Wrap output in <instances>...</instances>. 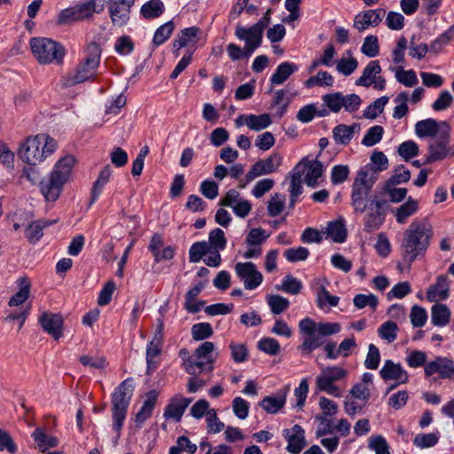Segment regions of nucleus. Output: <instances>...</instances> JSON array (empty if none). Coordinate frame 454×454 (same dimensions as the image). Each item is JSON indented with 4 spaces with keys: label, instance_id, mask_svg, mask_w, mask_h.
<instances>
[{
    "label": "nucleus",
    "instance_id": "nucleus-1",
    "mask_svg": "<svg viewBox=\"0 0 454 454\" xmlns=\"http://www.w3.org/2000/svg\"><path fill=\"white\" fill-rule=\"evenodd\" d=\"M388 160L382 152H373L371 164L361 168L351 186V206L356 213L366 212L364 217V231L372 232L383 224L388 204L379 194H372L377 174L386 170Z\"/></svg>",
    "mask_w": 454,
    "mask_h": 454
},
{
    "label": "nucleus",
    "instance_id": "nucleus-2",
    "mask_svg": "<svg viewBox=\"0 0 454 454\" xmlns=\"http://www.w3.org/2000/svg\"><path fill=\"white\" fill-rule=\"evenodd\" d=\"M432 234V229L427 223L413 222L405 231L401 244V254L409 267L419 256L425 254Z\"/></svg>",
    "mask_w": 454,
    "mask_h": 454
},
{
    "label": "nucleus",
    "instance_id": "nucleus-3",
    "mask_svg": "<svg viewBox=\"0 0 454 454\" xmlns=\"http://www.w3.org/2000/svg\"><path fill=\"white\" fill-rule=\"evenodd\" d=\"M75 159L73 155H66L59 159L49 175L39 183L40 192L47 201H56L69 181Z\"/></svg>",
    "mask_w": 454,
    "mask_h": 454
},
{
    "label": "nucleus",
    "instance_id": "nucleus-4",
    "mask_svg": "<svg viewBox=\"0 0 454 454\" xmlns=\"http://www.w3.org/2000/svg\"><path fill=\"white\" fill-rule=\"evenodd\" d=\"M101 59V48L98 43L92 42L86 49V56L77 67L61 79L62 86L72 87L87 81H92L96 77V71L99 67Z\"/></svg>",
    "mask_w": 454,
    "mask_h": 454
},
{
    "label": "nucleus",
    "instance_id": "nucleus-5",
    "mask_svg": "<svg viewBox=\"0 0 454 454\" xmlns=\"http://www.w3.org/2000/svg\"><path fill=\"white\" fill-rule=\"evenodd\" d=\"M57 149L54 138L45 134L27 137L20 145L18 155L24 162L36 165L43 161Z\"/></svg>",
    "mask_w": 454,
    "mask_h": 454
},
{
    "label": "nucleus",
    "instance_id": "nucleus-6",
    "mask_svg": "<svg viewBox=\"0 0 454 454\" xmlns=\"http://www.w3.org/2000/svg\"><path fill=\"white\" fill-rule=\"evenodd\" d=\"M299 329L302 334L308 336L303 340L301 349L310 353L323 345L322 337L338 333L340 331V325L339 323L317 324L309 317H307L300 321Z\"/></svg>",
    "mask_w": 454,
    "mask_h": 454
},
{
    "label": "nucleus",
    "instance_id": "nucleus-7",
    "mask_svg": "<svg viewBox=\"0 0 454 454\" xmlns=\"http://www.w3.org/2000/svg\"><path fill=\"white\" fill-rule=\"evenodd\" d=\"M133 391V380L128 378L115 388L112 395L113 428L118 436L121 434Z\"/></svg>",
    "mask_w": 454,
    "mask_h": 454
},
{
    "label": "nucleus",
    "instance_id": "nucleus-8",
    "mask_svg": "<svg viewBox=\"0 0 454 454\" xmlns=\"http://www.w3.org/2000/svg\"><path fill=\"white\" fill-rule=\"evenodd\" d=\"M30 48L40 64L61 63L66 53L60 43L45 37L32 38Z\"/></svg>",
    "mask_w": 454,
    "mask_h": 454
},
{
    "label": "nucleus",
    "instance_id": "nucleus-9",
    "mask_svg": "<svg viewBox=\"0 0 454 454\" xmlns=\"http://www.w3.org/2000/svg\"><path fill=\"white\" fill-rule=\"evenodd\" d=\"M442 129L439 136L428 145V154L424 164H430L435 161L442 160L449 154L450 127L447 121H442Z\"/></svg>",
    "mask_w": 454,
    "mask_h": 454
},
{
    "label": "nucleus",
    "instance_id": "nucleus-10",
    "mask_svg": "<svg viewBox=\"0 0 454 454\" xmlns=\"http://www.w3.org/2000/svg\"><path fill=\"white\" fill-rule=\"evenodd\" d=\"M96 0H86L85 2L75 4L71 8L61 11L59 15V22L65 24L89 19L92 17L95 12H99V11L96 10Z\"/></svg>",
    "mask_w": 454,
    "mask_h": 454
},
{
    "label": "nucleus",
    "instance_id": "nucleus-11",
    "mask_svg": "<svg viewBox=\"0 0 454 454\" xmlns=\"http://www.w3.org/2000/svg\"><path fill=\"white\" fill-rule=\"evenodd\" d=\"M282 156L274 153L264 160H259L252 165L250 170L246 175L247 183H250L256 177L274 173L282 164Z\"/></svg>",
    "mask_w": 454,
    "mask_h": 454
},
{
    "label": "nucleus",
    "instance_id": "nucleus-12",
    "mask_svg": "<svg viewBox=\"0 0 454 454\" xmlns=\"http://www.w3.org/2000/svg\"><path fill=\"white\" fill-rule=\"evenodd\" d=\"M237 276L243 281L247 290H254L258 287L262 280V274L257 270L256 265L252 262H238L235 265Z\"/></svg>",
    "mask_w": 454,
    "mask_h": 454
},
{
    "label": "nucleus",
    "instance_id": "nucleus-13",
    "mask_svg": "<svg viewBox=\"0 0 454 454\" xmlns=\"http://www.w3.org/2000/svg\"><path fill=\"white\" fill-rule=\"evenodd\" d=\"M135 0H108L107 8L112 23L114 27L125 26L130 14V9Z\"/></svg>",
    "mask_w": 454,
    "mask_h": 454
},
{
    "label": "nucleus",
    "instance_id": "nucleus-14",
    "mask_svg": "<svg viewBox=\"0 0 454 454\" xmlns=\"http://www.w3.org/2000/svg\"><path fill=\"white\" fill-rule=\"evenodd\" d=\"M235 35L245 42L246 55L251 56L262 44L263 32L254 25L250 27L237 26Z\"/></svg>",
    "mask_w": 454,
    "mask_h": 454
},
{
    "label": "nucleus",
    "instance_id": "nucleus-15",
    "mask_svg": "<svg viewBox=\"0 0 454 454\" xmlns=\"http://www.w3.org/2000/svg\"><path fill=\"white\" fill-rule=\"evenodd\" d=\"M424 373L427 378L437 373L441 379H451L454 377V362L445 356H436L426 364Z\"/></svg>",
    "mask_w": 454,
    "mask_h": 454
},
{
    "label": "nucleus",
    "instance_id": "nucleus-16",
    "mask_svg": "<svg viewBox=\"0 0 454 454\" xmlns=\"http://www.w3.org/2000/svg\"><path fill=\"white\" fill-rule=\"evenodd\" d=\"M38 322L43 331L54 340H58L63 336L64 319L60 314L44 311L38 318Z\"/></svg>",
    "mask_w": 454,
    "mask_h": 454
},
{
    "label": "nucleus",
    "instance_id": "nucleus-17",
    "mask_svg": "<svg viewBox=\"0 0 454 454\" xmlns=\"http://www.w3.org/2000/svg\"><path fill=\"white\" fill-rule=\"evenodd\" d=\"M304 430L299 425L283 431V436L287 442L286 450L292 454H299L306 446Z\"/></svg>",
    "mask_w": 454,
    "mask_h": 454
},
{
    "label": "nucleus",
    "instance_id": "nucleus-18",
    "mask_svg": "<svg viewBox=\"0 0 454 454\" xmlns=\"http://www.w3.org/2000/svg\"><path fill=\"white\" fill-rule=\"evenodd\" d=\"M192 398L183 397L181 395H176L166 406L163 416L166 419H174L179 422L186 408L192 403Z\"/></svg>",
    "mask_w": 454,
    "mask_h": 454
},
{
    "label": "nucleus",
    "instance_id": "nucleus-19",
    "mask_svg": "<svg viewBox=\"0 0 454 454\" xmlns=\"http://www.w3.org/2000/svg\"><path fill=\"white\" fill-rule=\"evenodd\" d=\"M200 29L198 27H190L184 28L177 34L176 39L173 41V52L177 57L181 48L192 45L194 46L199 41V35Z\"/></svg>",
    "mask_w": 454,
    "mask_h": 454
},
{
    "label": "nucleus",
    "instance_id": "nucleus-20",
    "mask_svg": "<svg viewBox=\"0 0 454 454\" xmlns=\"http://www.w3.org/2000/svg\"><path fill=\"white\" fill-rule=\"evenodd\" d=\"M380 375L385 381L396 380L398 384L406 383L409 380V375L402 365L394 363L392 360L385 361L380 371Z\"/></svg>",
    "mask_w": 454,
    "mask_h": 454
},
{
    "label": "nucleus",
    "instance_id": "nucleus-21",
    "mask_svg": "<svg viewBox=\"0 0 454 454\" xmlns=\"http://www.w3.org/2000/svg\"><path fill=\"white\" fill-rule=\"evenodd\" d=\"M384 9L368 10L357 14L354 20V27L358 31H364L369 26H378L385 14Z\"/></svg>",
    "mask_w": 454,
    "mask_h": 454
},
{
    "label": "nucleus",
    "instance_id": "nucleus-22",
    "mask_svg": "<svg viewBox=\"0 0 454 454\" xmlns=\"http://www.w3.org/2000/svg\"><path fill=\"white\" fill-rule=\"evenodd\" d=\"M450 281L447 276L437 277L436 283L431 286L427 292V298L429 301H439L449 297Z\"/></svg>",
    "mask_w": 454,
    "mask_h": 454
},
{
    "label": "nucleus",
    "instance_id": "nucleus-23",
    "mask_svg": "<svg viewBox=\"0 0 454 454\" xmlns=\"http://www.w3.org/2000/svg\"><path fill=\"white\" fill-rule=\"evenodd\" d=\"M157 398L158 392L156 390H151L146 393V398L144 401L141 409L135 417V422L138 427H140L143 423L152 416L153 411L157 402Z\"/></svg>",
    "mask_w": 454,
    "mask_h": 454
},
{
    "label": "nucleus",
    "instance_id": "nucleus-24",
    "mask_svg": "<svg viewBox=\"0 0 454 454\" xmlns=\"http://www.w3.org/2000/svg\"><path fill=\"white\" fill-rule=\"evenodd\" d=\"M442 129V121L438 122L434 119L419 121L415 125V132L419 137H436Z\"/></svg>",
    "mask_w": 454,
    "mask_h": 454
},
{
    "label": "nucleus",
    "instance_id": "nucleus-25",
    "mask_svg": "<svg viewBox=\"0 0 454 454\" xmlns=\"http://www.w3.org/2000/svg\"><path fill=\"white\" fill-rule=\"evenodd\" d=\"M348 372L340 366L325 367L317 377L316 384L334 383L346 378Z\"/></svg>",
    "mask_w": 454,
    "mask_h": 454
},
{
    "label": "nucleus",
    "instance_id": "nucleus-26",
    "mask_svg": "<svg viewBox=\"0 0 454 454\" xmlns=\"http://www.w3.org/2000/svg\"><path fill=\"white\" fill-rule=\"evenodd\" d=\"M297 70L298 66L295 63L285 61L278 66L270 77V82L273 85L283 84Z\"/></svg>",
    "mask_w": 454,
    "mask_h": 454
},
{
    "label": "nucleus",
    "instance_id": "nucleus-27",
    "mask_svg": "<svg viewBox=\"0 0 454 454\" xmlns=\"http://www.w3.org/2000/svg\"><path fill=\"white\" fill-rule=\"evenodd\" d=\"M204 283L200 282L185 294L184 309L188 312L192 314L197 313L205 305L204 301H199L197 302H194L196 297L201 293L202 289L204 288Z\"/></svg>",
    "mask_w": 454,
    "mask_h": 454
},
{
    "label": "nucleus",
    "instance_id": "nucleus-28",
    "mask_svg": "<svg viewBox=\"0 0 454 454\" xmlns=\"http://www.w3.org/2000/svg\"><path fill=\"white\" fill-rule=\"evenodd\" d=\"M306 168H308V171L305 175V182L308 186L315 187L317 184V179L323 174V164L317 160L308 161L306 159L301 169L303 168L304 170Z\"/></svg>",
    "mask_w": 454,
    "mask_h": 454
},
{
    "label": "nucleus",
    "instance_id": "nucleus-29",
    "mask_svg": "<svg viewBox=\"0 0 454 454\" xmlns=\"http://www.w3.org/2000/svg\"><path fill=\"white\" fill-rule=\"evenodd\" d=\"M381 73V67L379 60L370 61L364 67L362 75L356 81V85L369 87L372 84L375 77Z\"/></svg>",
    "mask_w": 454,
    "mask_h": 454
},
{
    "label": "nucleus",
    "instance_id": "nucleus-30",
    "mask_svg": "<svg viewBox=\"0 0 454 454\" xmlns=\"http://www.w3.org/2000/svg\"><path fill=\"white\" fill-rule=\"evenodd\" d=\"M359 129V124L348 126L346 124H339L333 129V137L337 144L348 145L353 138L356 129Z\"/></svg>",
    "mask_w": 454,
    "mask_h": 454
},
{
    "label": "nucleus",
    "instance_id": "nucleus-31",
    "mask_svg": "<svg viewBox=\"0 0 454 454\" xmlns=\"http://www.w3.org/2000/svg\"><path fill=\"white\" fill-rule=\"evenodd\" d=\"M200 359L195 357L194 355L188 356L184 364L185 372L191 375H197L204 371L211 372L213 371L212 364H207V361L202 362Z\"/></svg>",
    "mask_w": 454,
    "mask_h": 454
},
{
    "label": "nucleus",
    "instance_id": "nucleus-32",
    "mask_svg": "<svg viewBox=\"0 0 454 454\" xmlns=\"http://www.w3.org/2000/svg\"><path fill=\"white\" fill-rule=\"evenodd\" d=\"M111 175L112 169L109 165L104 167V168L100 171L99 176L98 179L95 181L93 187L91 189L90 206L92 205L98 200L103 187L109 181Z\"/></svg>",
    "mask_w": 454,
    "mask_h": 454
},
{
    "label": "nucleus",
    "instance_id": "nucleus-33",
    "mask_svg": "<svg viewBox=\"0 0 454 454\" xmlns=\"http://www.w3.org/2000/svg\"><path fill=\"white\" fill-rule=\"evenodd\" d=\"M245 123L248 129L254 131H260L271 124V119L268 114H262L259 115L249 114L245 117Z\"/></svg>",
    "mask_w": 454,
    "mask_h": 454
},
{
    "label": "nucleus",
    "instance_id": "nucleus-34",
    "mask_svg": "<svg viewBox=\"0 0 454 454\" xmlns=\"http://www.w3.org/2000/svg\"><path fill=\"white\" fill-rule=\"evenodd\" d=\"M164 10V4L161 0H150L142 5L140 13L145 19H155L160 17Z\"/></svg>",
    "mask_w": 454,
    "mask_h": 454
},
{
    "label": "nucleus",
    "instance_id": "nucleus-35",
    "mask_svg": "<svg viewBox=\"0 0 454 454\" xmlns=\"http://www.w3.org/2000/svg\"><path fill=\"white\" fill-rule=\"evenodd\" d=\"M432 323L434 325L444 326L449 324L450 312L448 307L442 303L434 304L431 312Z\"/></svg>",
    "mask_w": 454,
    "mask_h": 454
},
{
    "label": "nucleus",
    "instance_id": "nucleus-36",
    "mask_svg": "<svg viewBox=\"0 0 454 454\" xmlns=\"http://www.w3.org/2000/svg\"><path fill=\"white\" fill-rule=\"evenodd\" d=\"M418 210V201L409 197L407 201L396 208L395 216L396 222L403 223L406 219Z\"/></svg>",
    "mask_w": 454,
    "mask_h": 454
},
{
    "label": "nucleus",
    "instance_id": "nucleus-37",
    "mask_svg": "<svg viewBox=\"0 0 454 454\" xmlns=\"http://www.w3.org/2000/svg\"><path fill=\"white\" fill-rule=\"evenodd\" d=\"M325 233L336 243H342L347 238V230L342 221L330 222Z\"/></svg>",
    "mask_w": 454,
    "mask_h": 454
},
{
    "label": "nucleus",
    "instance_id": "nucleus-38",
    "mask_svg": "<svg viewBox=\"0 0 454 454\" xmlns=\"http://www.w3.org/2000/svg\"><path fill=\"white\" fill-rule=\"evenodd\" d=\"M20 289L15 294H13L9 301L8 305L10 307L19 306L23 304L29 297V287L30 284L27 278H21L19 279Z\"/></svg>",
    "mask_w": 454,
    "mask_h": 454
},
{
    "label": "nucleus",
    "instance_id": "nucleus-39",
    "mask_svg": "<svg viewBox=\"0 0 454 454\" xmlns=\"http://www.w3.org/2000/svg\"><path fill=\"white\" fill-rule=\"evenodd\" d=\"M306 159H302L293 169V175L290 183L291 197H297L302 192L301 176L303 175V168L301 169V165L305 162Z\"/></svg>",
    "mask_w": 454,
    "mask_h": 454
},
{
    "label": "nucleus",
    "instance_id": "nucleus-40",
    "mask_svg": "<svg viewBox=\"0 0 454 454\" xmlns=\"http://www.w3.org/2000/svg\"><path fill=\"white\" fill-rule=\"evenodd\" d=\"M454 38V25L450 26L445 32L441 34L430 44L429 50L434 54H438L443 47L450 43Z\"/></svg>",
    "mask_w": 454,
    "mask_h": 454
},
{
    "label": "nucleus",
    "instance_id": "nucleus-41",
    "mask_svg": "<svg viewBox=\"0 0 454 454\" xmlns=\"http://www.w3.org/2000/svg\"><path fill=\"white\" fill-rule=\"evenodd\" d=\"M286 403V395L275 397L266 396L260 403L259 405L268 413L275 414L281 410Z\"/></svg>",
    "mask_w": 454,
    "mask_h": 454
},
{
    "label": "nucleus",
    "instance_id": "nucleus-42",
    "mask_svg": "<svg viewBox=\"0 0 454 454\" xmlns=\"http://www.w3.org/2000/svg\"><path fill=\"white\" fill-rule=\"evenodd\" d=\"M32 437L34 441L37 443L38 447L43 450H45L49 448H53L58 445L57 438L53 436L47 435L44 431L37 427L32 434Z\"/></svg>",
    "mask_w": 454,
    "mask_h": 454
},
{
    "label": "nucleus",
    "instance_id": "nucleus-43",
    "mask_svg": "<svg viewBox=\"0 0 454 454\" xmlns=\"http://www.w3.org/2000/svg\"><path fill=\"white\" fill-rule=\"evenodd\" d=\"M267 303L275 315L283 313L290 305V301L287 298H285L279 294H270L267 296Z\"/></svg>",
    "mask_w": 454,
    "mask_h": 454
},
{
    "label": "nucleus",
    "instance_id": "nucleus-44",
    "mask_svg": "<svg viewBox=\"0 0 454 454\" xmlns=\"http://www.w3.org/2000/svg\"><path fill=\"white\" fill-rule=\"evenodd\" d=\"M175 29V24L173 21H168L163 25L160 26L153 35V43L158 47L163 43H165L172 35Z\"/></svg>",
    "mask_w": 454,
    "mask_h": 454
},
{
    "label": "nucleus",
    "instance_id": "nucleus-45",
    "mask_svg": "<svg viewBox=\"0 0 454 454\" xmlns=\"http://www.w3.org/2000/svg\"><path fill=\"white\" fill-rule=\"evenodd\" d=\"M387 102L388 98L387 96H382L377 98L364 109V117L371 120L375 119L378 115L383 113L384 107Z\"/></svg>",
    "mask_w": 454,
    "mask_h": 454
},
{
    "label": "nucleus",
    "instance_id": "nucleus-46",
    "mask_svg": "<svg viewBox=\"0 0 454 454\" xmlns=\"http://www.w3.org/2000/svg\"><path fill=\"white\" fill-rule=\"evenodd\" d=\"M396 80L406 87L415 86L418 82V77L414 70H404L403 66L395 69Z\"/></svg>",
    "mask_w": 454,
    "mask_h": 454
},
{
    "label": "nucleus",
    "instance_id": "nucleus-47",
    "mask_svg": "<svg viewBox=\"0 0 454 454\" xmlns=\"http://www.w3.org/2000/svg\"><path fill=\"white\" fill-rule=\"evenodd\" d=\"M44 229V225H43V222L34 221L29 223L25 229V236L27 239L28 242L31 244H35L39 239L43 237Z\"/></svg>",
    "mask_w": 454,
    "mask_h": 454
},
{
    "label": "nucleus",
    "instance_id": "nucleus-48",
    "mask_svg": "<svg viewBox=\"0 0 454 454\" xmlns=\"http://www.w3.org/2000/svg\"><path fill=\"white\" fill-rule=\"evenodd\" d=\"M410 179V170L405 168L403 165H400L395 169L394 175L385 183L386 187L389 188L403 183H407Z\"/></svg>",
    "mask_w": 454,
    "mask_h": 454
},
{
    "label": "nucleus",
    "instance_id": "nucleus-49",
    "mask_svg": "<svg viewBox=\"0 0 454 454\" xmlns=\"http://www.w3.org/2000/svg\"><path fill=\"white\" fill-rule=\"evenodd\" d=\"M286 197L280 193H275L268 202L267 209L270 216L279 215L285 208Z\"/></svg>",
    "mask_w": 454,
    "mask_h": 454
},
{
    "label": "nucleus",
    "instance_id": "nucleus-50",
    "mask_svg": "<svg viewBox=\"0 0 454 454\" xmlns=\"http://www.w3.org/2000/svg\"><path fill=\"white\" fill-rule=\"evenodd\" d=\"M208 252H210V246L207 242L193 243L189 250V260L191 262H199Z\"/></svg>",
    "mask_w": 454,
    "mask_h": 454
},
{
    "label": "nucleus",
    "instance_id": "nucleus-51",
    "mask_svg": "<svg viewBox=\"0 0 454 454\" xmlns=\"http://www.w3.org/2000/svg\"><path fill=\"white\" fill-rule=\"evenodd\" d=\"M354 306L359 309L370 307L373 311L376 309L379 301L376 295L358 294L353 298Z\"/></svg>",
    "mask_w": 454,
    "mask_h": 454
},
{
    "label": "nucleus",
    "instance_id": "nucleus-52",
    "mask_svg": "<svg viewBox=\"0 0 454 454\" xmlns=\"http://www.w3.org/2000/svg\"><path fill=\"white\" fill-rule=\"evenodd\" d=\"M397 332L398 326L395 322L392 321H387L383 323L378 329L379 336L390 343L396 339Z\"/></svg>",
    "mask_w": 454,
    "mask_h": 454
},
{
    "label": "nucleus",
    "instance_id": "nucleus-53",
    "mask_svg": "<svg viewBox=\"0 0 454 454\" xmlns=\"http://www.w3.org/2000/svg\"><path fill=\"white\" fill-rule=\"evenodd\" d=\"M324 105L333 113H339L342 108L343 94L341 92L328 93L322 97Z\"/></svg>",
    "mask_w": 454,
    "mask_h": 454
},
{
    "label": "nucleus",
    "instance_id": "nucleus-54",
    "mask_svg": "<svg viewBox=\"0 0 454 454\" xmlns=\"http://www.w3.org/2000/svg\"><path fill=\"white\" fill-rule=\"evenodd\" d=\"M192 336L194 340H202L211 337L214 333L209 323H198L192 326Z\"/></svg>",
    "mask_w": 454,
    "mask_h": 454
},
{
    "label": "nucleus",
    "instance_id": "nucleus-55",
    "mask_svg": "<svg viewBox=\"0 0 454 454\" xmlns=\"http://www.w3.org/2000/svg\"><path fill=\"white\" fill-rule=\"evenodd\" d=\"M383 133L384 129L381 126H372L367 130L362 140V144L368 147L372 146L381 140Z\"/></svg>",
    "mask_w": 454,
    "mask_h": 454
},
{
    "label": "nucleus",
    "instance_id": "nucleus-56",
    "mask_svg": "<svg viewBox=\"0 0 454 454\" xmlns=\"http://www.w3.org/2000/svg\"><path fill=\"white\" fill-rule=\"evenodd\" d=\"M361 51L369 58L376 57L380 52L378 38L375 35H368L364 38Z\"/></svg>",
    "mask_w": 454,
    "mask_h": 454
},
{
    "label": "nucleus",
    "instance_id": "nucleus-57",
    "mask_svg": "<svg viewBox=\"0 0 454 454\" xmlns=\"http://www.w3.org/2000/svg\"><path fill=\"white\" fill-rule=\"evenodd\" d=\"M340 298L335 295H332L325 286H320L317 294V302L319 308H324L325 304H329L331 307L338 305Z\"/></svg>",
    "mask_w": 454,
    "mask_h": 454
},
{
    "label": "nucleus",
    "instance_id": "nucleus-58",
    "mask_svg": "<svg viewBox=\"0 0 454 454\" xmlns=\"http://www.w3.org/2000/svg\"><path fill=\"white\" fill-rule=\"evenodd\" d=\"M302 288V284L300 280L292 275H286L283 279L282 285L278 289L290 294H298Z\"/></svg>",
    "mask_w": 454,
    "mask_h": 454
},
{
    "label": "nucleus",
    "instance_id": "nucleus-59",
    "mask_svg": "<svg viewBox=\"0 0 454 454\" xmlns=\"http://www.w3.org/2000/svg\"><path fill=\"white\" fill-rule=\"evenodd\" d=\"M409 100L408 93L403 91L399 93L395 101L398 103L396 106L394 108L393 117L395 119H401L405 116L409 111V107L407 105V101Z\"/></svg>",
    "mask_w": 454,
    "mask_h": 454
},
{
    "label": "nucleus",
    "instance_id": "nucleus-60",
    "mask_svg": "<svg viewBox=\"0 0 454 454\" xmlns=\"http://www.w3.org/2000/svg\"><path fill=\"white\" fill-rule=\"evenodd\" d=\"M208 239H209L208 245L210 246V248L213 247L216 251L223 250L225 248L226 239H225L224 232L223 230H221L219 228L214 229L209 233Z\"/></svg>",
    "mask_w": 454,
    "mask_h": 454
},
{
    "label": "nucleus",
    "instance_id": "nucleus-61",
    "mask_svg": "<svg viewBox=\"0 0 454 454\" xmlns=\"http://www.w3.org/2000/svg\"><path fill=\"white\" fill-rule=\"evenodd\" d=\"M309 254V251L303 247H292L285 251L284 255L289 262L305 261Z\"/></svg>",
    "mask_w": 454,
    "mask_h": 454
},
{
    "label": "nucleus",
    "instance_id": "nucleus-62",
    "mask_svg": "<svg viewBox=\"0 0 454 454\" xmlns=\"http://www.w3.org/2000/svg\"><path fill=\"white\" fill-rule=\"evenodd\" d=\"M358 67V61L355 58L339 59L336 63L337 71L345 75H350Z\"/></svg>",
    "mask_w": 454,
    "mask_h": 454
},
{
    "label": "nucleus",
    "instance_id": "nucleus-63",
    "mask_svg": "<svg viewBox=\"0 0 454 454\" xmlns=\"http://www.w3.org/2000/svg\"><path fill=\"white\" fill-rule=\"evenodd\" d=\"M419 151L418 145L412 140L405 141L398 147L399 155L405 160H409L417 156L419 154Z\"/></svg>",
    "mask_w": 454,
    "mask_h": 454
},
{
    "label": "nucleus",
    "instance_id": "nucleus-64",
    "mask_svg": "<svg viewBox=\"0 0 454 454\" xmlns=\"http://www.w3.org/2000/svg\"><path fill=\"white\" fill-rule=\"evenodd\" d=\"M368 447L375 451V454H390L386 439L381 435L372 436Z\"/></svg>",
    "mask_w": 454,
    "mask_h": 454
}]
</instances>
